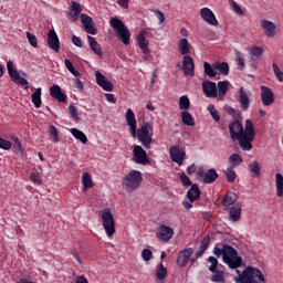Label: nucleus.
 I'll return each mask as SVG.
<instances>
[{
  "label": "nucleus",
  "instance_id": "f257e3e1",
  "mask_svg": "<svg viewBox=\"0 0 283 283\" xmlns=\"http://www.w3.org/2000/svg\"><path fill=\"white\" fill-rule=\"evenodd\" d=\"M213 255H216V258L222 255V262L227 264L229 269H240L243 264L242 256L238 255V250L227 243H221V248L217 244L213 248Z\"/></svg>",
  "mask_w": 283,
  "mask_h": 283
},
{
  "label": "nucleus",
  "instance_id": "f03ea898",
  "mask_svg": "<svg viewBox=\"0 0 283 283\" xmlns=\"http://www.w3.org/2000/svg\"><path fill=\"white\" fill-rule=\"evenodd\" d=\"M238 276L234 277L237 283H265L266 279L260 269L253 266H247L242 273L237 270Z\"/></svg>",
  "mask_w": 283,
  "mask_h": 283
},
{
  "label": "nucleus",
  "instance_id": "7ed1b4c3",
  "mask_svg": "<svg viewBox=\"0 0 283 283\" xmlns=\"http://www.w3.org/2000/svg\"><path fill=\"white\" fill-rule=\"evenodd\" d=\"M235 140H239V147L242 151H251L253 149V140H255V126L251 119L245 120L244 133L239 135Z\"/></svg>",
  "mask_w": 283,
  "mask_h": 283
},
{
  "label": "nucleus",
  "instance_id": "20e7f679",
  "mask_svg": "<svg viewBox=\"0 0 283 283\" xmlns=\"http://www.w3.org/2000/svg\"><path fill=\"white\" fill-rule=\"evenodd\" d=\"M154 126L149 122H143L140 128L136 126L137 140L143 145L145 149H151V143L154 140Z\"/></svg>",
  "mask_w": 283,
  "mask_h": 283
},
{
  "label": "nucleus",
  "instance_id": "39448f33",
  "mask_svg": "<svg viewBox=\"0 0 283 283\" xmlns=\"http://www.w3.org/2000/svg\"><path fill=\"white\" fill-rule=\"evenodd\" d=\"M143 184V172L139 170H130L123 177L122 187L128 192L136 191Z\"/></svg>",
  "mask_w": 283,
  "mask_h": 283
},
{
  "label": "nucleus",
  "instance_id": "423d86ee",
  "mask_svg": "<svg viewBox=\"0 0 283 283\" xmlns=\"http://www.w3.org/2000/svg\"><path fill=\"white\" fill-rule=\"evenodd\" d=\"M109 25L112 29H114L115 34L124 45H129V39H132V33L129 32V29L125 25L124 22H122L118 18H111Z\"/></svg>",
  "mask_w": 283,
  "mask_h": 283
},
{
  "label": "nucleus",
  "instance_id": "0eeeda50",
  "mask_svg": "<svg viewBox=\"0 0 283 283\" xmlns=\"http://www.w3.org/2000/svg\"><path fill=\"white\" fill-rule=\"evenodd\" d=\"M8 74L15 85H21L24 90H29V82L25 77H21V73L17 69H14V63L12 61L7 62Z\"/></svg>",
  "mask_w": 283,
  "mask_h": 283
},
{
  "label": "nucleus",
  "instance_id": "6e6552de",
  "mask_svg": "<svg viewBox=\"0 0 283 283\" xmlns=\"http://www.w3.org/2000/svg\"><path fill=\"white\" fill-rule=\"evenodd\" d=\"M102 222L104 231L106 232L108 238H112V235L116 233V222L114 221V214H112V211L104 210L102 212Z\"/></svg>",
  "mask_w": 283,
  "mask_h": 283
},
{
  "label": "nucleus",
  "instance_id": "1a4fd4ad",
  "mask_svg": "<svg viewBox=\"0 0 283 283\" xmlns=\"http://www.w3.org/2000/svg\"><path fill=\"white\" fill-rule=\"evenodd\" d=\"M169 157L172 163H176L179 167H182L185 158H187V151L185 148H180L178 145L170 146Z\"/></svg>",
  "mask_w": 283,
  "mask_h": 283
},
{
  "label": "nucleus",
  "instance_id": "9d476101",
  "mask_svg": "<svg viewBox=\"0 0 283 283\" xmlns=\"http://www.w3.org/2000/svg\"><path fill=\"white\" fill-rule=\"evenodd\" d=\"M133 158L137 165H149V157L147 156V150L140 145H135L133 147Z\"/></svg>",
  "mask_w": 283,
  "mask_h": 283
},
{
  "label": "nucleus",
  "instance_id": "9b49d317",
  "mask_svg": "<svg viewBox=\"0 0 283 283\" xmlns=\"http://www.w3.org/2000/svg\"><path fill=\"white\" fill-rule=\"evenodd\" d=\"M81 23L83 24L86 34L96 35L98 34V29L94 25V20L87 13H82L80 15Z\"/></svg>",
  "mask_w": 283,
  "mask_h": 283
},
{
  "label": "nucleus",
  "instance_id": "f8f14e48",
  "mask_svg": "<svg viewBox=\"0 0 283 283\" xmlns=\"http://www.w3.org/2000/svg\"><path fill=\"white\" fill-rule=\"evenodd\" d=\"M156 238L159 242H169L174 238V229L169 226L160 224L156 232Z\"/></svg>",
  "mask_w": 283,
  "mask_h": 283
},
{
  "label": "nucleus",
  "instance_id": "ddd939ff",
  "mask_svg": "<svg viewBox=\"0 0 283 283\" xmlns=\"http://www.w3.org/2000/svg\"><path fill=\"white\" fill-rule=\"evenodd\" d=\"M192 255H193V248H186L179 251L177 256V266H179L180 269H184V266H187Z\"/></svg>",
  "mask_w": 283,
  "mask_h": 283
},
{
  "label": "nucleus",
  "instance_id": "4468645a",
  "mask_svg": "<svg viewBox=\"0 0 283 283\" xmlns=\"http://www.w3.org/2000/svg\"><path fill=\"white\" fill-rule=\"evenodd\" d=\"M229 132H230V137L231 140L233 143H235V139L239 136H242V134H244V127L242 126V124L240 123V120H238L237 118H234L232 122H230L229 124Z\"/></svg>",
  "mask_w": 283,
  "mask_h": 283
},
{
  "label": "nucleus",
  "instance_id": "2eb2a0df",
  "mask_svg": "<svg viewBox=\"0 0 283 283\" xmlns=\"http://www.w3.org/2000/svg\"><path fill=\"white\" fill-rule=\"evenodd\" d=\"M202 92L207 98H218V85L216 82L206 80L202 82Z\"/></svg>",
  "mask_w": 283,
  "mask_h": 283
},
{
  "label": "nucleus",
  "instance_id": "dca6fc26",
  "mask_svg": "<svg viewBox=\"0 0 283 283\" xmlns=\"http://www.w3.org/2000/svg\"><path fill=\"white\" fill-rule=\"evenodd\" d=\"M261 101L264 107H269L275 103V94L269 86H261Z\"/></svg>",
  "mask_w": 283,
  "mask_h": 283
},
{
  "label": "nucleus",
  "instance_id": "f3484780",
  "mask_svg": "<svg viewBox=\"0 0 283 283\" xmlns=\"http://www.w3.org/2000/svg\"><path fill=\"white\" fill-rule=\"evenodd\" d=\"M95 77H96L97 85H99V87H102L104 92H113L114 84H112V82H109L107 77H105V75L101 73V71L95 72Z\"/></svg>",
  "mask_w": 283,
  "mask_h": 283
},
{
  "label": "nucleus",
  "instance_id": "a211bd4d",
  "mask_svg": "<svg viewBox=\"0 0 283 283\" xmlns=\"http://www.w3.org/2000/svg\"><path fill=\"white\" fill-rule=\"evenodd\" d=\"M182 70H184L185 76H193L196 74L195 73L196 64L193 63V57L189 55L184 56Z\"/></svg>",
  "mask_w": 283,
  "mask_h": 283
},
{
  "label": "nucleus",
  "instance_id": "6ab92c4d",
  "mask_svg": "<svg viewBox=\"0 0 283 283\" xmlns=\"http://www.w3.org/2000/svg\"><path fill=\"white\" fill-rule=\"evenodd\" d=\"M126 124L130 128V134L133 138H136V127L138 126L136 123V114H134V111L132 108H128L125 114Z\"/></svg>",
  "mask_w": 283,
  "mask_h": 283
},
{
  "label": "nucleus",
  "instance_id": "aec40b11",
  "mask_svg": "<svg viewBox=\"0 0 283 283\" xmlns=\"http://www.w3.org/2000/svg\"><path fill=\"white\" fill-rule=\"evenodd\" d=\"M48 45L53 50V52H59L61 50V41L59 40V35L56 31L50 30L48 33Z\"/></svg>",
  "mask_w": 283,
  "mask_h": 283
},
{
  "label": "nucleus",
  "instance_id": "412c9836",
  "mask_svg": "<svg viewBox=\"0 0 283 283\" xmlns=\"http://www.w3.org/2000/svg\"><path fill=\"white\" fill-rule=\"evenodd\" d=\"M200 17L208 23L209 25H218V19H216V14L209 8H202L200 10Z\"/></svg>",
  "mask_w": 283,
  "mask_h": 283
},
{
  "label": "nucleus",
  "instance_id": "4be33fe9",
  "mask_svg": "<svg viewBox=\"0 0 283 283\" xmlns=\"http://www.w3.org/2000/svg\"><path fill=\"white\" fill-rule=\"evenodd\" d=\"M261 28L263 29L265 36L269 39H273L275 36V30H277V27L274 22L261 20Z\"/></svg>",
  "mask_w": 283,
  "mask_h": 283
},
{
  "label": "nucleus",
  "instance_id": "5701e85b",
  "mask_svg": "<svg viewBox=\"0 0 283 283\" xmlns=\"http://www.w3.org/2000/svg\"><path fill=\"white\" fill-rule=\"evenodd\" d=\"M50 96L59 101V103H65L67 101V95L63 93V90L59 85H53L50 87Z\"/></svg>",
  "mask_w": 283,
  "mask_h": 283
},
{
  "label": "nucleus",
  "instance_id": "b1692460",
  "mask_svg": "<svg viewBox=\"0 0 283 283\" xmlns=\"http://www.w3.org/2000/svg\"><path fill=\"white\" fill-rule=\"evenodd\" d=\"M229 217L232 222H240L242 218V203L237 202L232 208H230Z\"/></svg>",
  "mask_w": 283,
  "mask_h": 283
},
{
  "label": "nucleus",
  "instance_id": "393cba45",
  "mask_svg": "<svg viewBox=\"0 0 283 283\" xmlns=\"http://www.w3.org/2000/svg\"><path fill=\"white\" fill-rule=\"evenodd\" d=\"M238 202V193L233 191H228L222 199V207L224 210L229 209V207H233Z\"/></svg>",
  "mask_w": 283,
  "mask_h": 283
},
{
  "label": "nucleus",
  "instance_id": "a878e982",
  "mask_svg": "<svg viewBox=\"0 0 283 283\" xmlns=\"http://www.w3.org/2000/svg\"><path fill=\"white\" fill-rule=\"evenodd\" d=\"M83 12V8L81 7V3L76 1L71 2L69 17H71L72 21H78V17H81V13Z\"/></svg>",
  "mask_w": 283,
  "mask_h": 283
},
{
  "label": "nucleus",
  "instance_id": "bb28decb",
  "mask_svg": "<svg viewBox=\"0 0 283 283\" xmlns=\"http://www.w3.org/2000/svg\"><path fill=\"white\" fill-rule=\"evenodd\" d=\"M200 187H198V184H193L191 188L187 191L186 197L188 200H191V202H196V200H200Z\"/></svg>",
  "mask_w": 283,
  "mask_h": 283
},
{
  "label": "nucleus",
  "instance_id": "cd10ccee",
  "mask_svg": "<svg viewBox=\"0 0 283 283\" xmlns=\"http://www.w3.org/2000/svg\"><path fill=\"white\" fill-rule=\"evenodd\" d=\"M211 240L209 237H205L201 240L200 243V248L199 250L195 253L196 260H200V258H202L205 255V253L207 252V249H209V244H210Z\"/></svg>",
  "mask_w": 283,
  "mask_h": 283
},
{
  "label": "nucleus",
  "instance_id": "c85d7f7f",
  "mask_svg": "<svg viewBox=\"0 0 283 283\" xmlns=\"http://www.w3.org/2000/svg\"><path fill=\"white\" fill-rule=\"evenodd\" d=\"M87 41L94 54H97V56H103V49L101 48V44H98V41H96V39L91 35H87Z\"/></svg>",
  "mask_w": 283,
  "mask_h": 283
},
{
  "label": "nucleus",
  "instance_id": "c756f323",
  "mask_svg": "<svg viewBox=\"0 0 283 283\" xmlns=\"http://www.w3.org/2000/svg\"><path fill=\"white\" fill-rule=\"evenodd\" d=\"M218 171L216 168H210L206 171V175L203 176V184L205 185H213L214 180H218Z\"/></svg>",
  "mask_w": 283,
  "mask_h": 283
},
{
  "label": "nucleus",
  "instance_id": "7c9ffc66",
  "mask_svg": "<svg viewBox=\"0 0 283 283\" xmlns=\"http://www.w3.org/2000/svg\"><path fill=\"white\" fill-rule=\"evenodd\" d=\"M145 33H146V31L142 30L137 36V41H138V45H139L140 50L147 56L149 54V48L147 46V43H145V41H146Z\"/></svg>",
  "mask_w": 283,
  "mask_h": 283
},
{
  "label": "nucleus",
  "instance_id": "2f4dec72",
  "mask_svg": "<svg viewBox=\"0 0 283 283\" xmlns=\"http://www.w3.org/2000/svg\"><path fill=\"white\" fill-rule=\"evenodd\" d=\"M239 103L243 112H247V109H249V105H250L249 95H247V92H244V88H240Z\"/></svg>",
  "mask_w": 283,
  "mask_h": 283
},
{
  "label": "nucleus",
  "instance_id": "473e14b6",
  "mask_svg": "<svg viewBox=\"0 0 283 283\" xmlns=\"http://www.w3.org/2000/svg\"><path fill=\"white\" fill-rule=\"evenodd\" d=\"M251 178H260V164L254 160L248 165Z\"/></svg>",
  "mask_w": 283,
  "mask_h": 283
},
{
  "label": "nucleus",
  "instance_id": "72a5a7b5",
  "mask_svg": "<svg viewBox=\"0 0 283 283\" xmlns=\"http://www.w3.org/2000/svg\"><path fill=\"white\" fill-rule=\"evenodd\" d=\"M228 160L230 163L229 167H232V169H235V167H240V165L244 163V159H242V156H240V154L230 155Z\"/></svg>",
  "mask_w": 283,
  "mask_h": 283
},
{
  "label": "nucleus",
  "instance_id": "f704fd0d",
  "mask_svg": "<svg viewBox=\"0 0 283 283\" xmlns=\"http://www.w3.org/2000/svg\"><path fill=\"white\" fill-rule=\"evenodd\" d=\"M82 185L84 187V191L94 187V181L92 180V175L90 172H84L82 175Z\"/></svg>",
  "mask_w": 283,
  "mask_h": 283
},
{
  "label": "nucleus",
  "instance_id": "c9c22d12",
  "mask_svg": "<svg viewBox=\"0 0 283 283\" xmlns=\"http://www.w3.org/2000/svg\"><path fill=\"white\" fill-rule=\"evenodd\" d=\"M217 85L219 90V98H224L231 83H229V81H219Z\"/></svg>",
  "mask_w": 283,
  "mask_h": 283
},
{
  "label": "nucleus",
  "instance_id": "e433bc0d",
  "mask_svg": "<svg viewBox=\"0 0 283 283\" xmlns=\"http://www.w3.org/2000/svg\"><path fill=\"white\" fill-rule=\"evenodd\" d=\"M213 69L220 72L223 76H229V63L227 62H216L213 63Z\"/></svg>",
  "mask_w": 283,
  "mask_h": 283
},
{
  "label": "nucleus",
  "instance_id": "4c0bfd02",
  "mask_svg": "<svg viewBox=\"0 0 283 283\" xmlns=\"http://www.w3.org/2000/svg\"><path fill=\"white\" fill-rule=\"evenodd\" d=\"M275 185H276V196L283 198V176L277 172L275 175Z\"/></svg>",
  "mask_w": 283,
  "mask_h": 283
},
{
  "label": "nucleus",
  "instance_id": "58836bf2",
  "mask_svg": "<svg viewBox=\"0 0 283 283\" xmlns=\"http://www.w3.org/2000/svg\"><path fill=\"white\" fill-rule=\"evenodd\" d=\"M71 134L72 136H74V138H76V140H81L83 145L87 144V136L85 135V133L81 132L78 128H72Z\"/></svg>",
  "mask_w": 283,
  "mask_h": 283
},
{
  "label": "nucleus",
  "instance_id": "ea45409f",
  "mask_svg": "<svg viewBox=\"0 0 283 283\" xmlns=\"http://www.w3.org/2000/svg\"><path fill=\"white\" fill-rule=\"evenodd\" d=\"M181 120L184 125H188L189 127H193L196 125V122L193 119V116H191V113L184 111L181 113Z\"/></svg>",
  "mask_w": 283,
  "mask_h": 283
},
{
  "label": "nucleus",
  "instance_id": "a19ab883",
  "mask_svg": "<svg viewBox=\"0 0 283 283\" xmlns=\"http://www.w3.org/2000/svg\"><path fill=\"white\" fill-rule=\"evenodd\" d=\"M203 72L206 76H209L210 78H214V76H218V72H216L213 64L210 65L209 62L203 63Z\"/></svg>",
  "mask_w": 283,
  "mask_h": 283
},
{
  "label": "nucleus",
  "instance_id": "79ce46f5",
  "mask_svg": "<svg viewBox=\"0 0 283 283\" xmlns=\"http://www.w3.org/2000/svg\"><path fill=\"white\" fill-rule=\"evenodd\" d=\"M41 87L36 88L35 92L31 95V101L36 109L41 107Z\"/></svg>",
  "mask_w": 283,
  "mask_h": 283
},
{
  "label": "nucleus",
  "instance_id": "37998d69",
  "mask_svg": "<svg viewBox=\"0 0 283 283\" xmlns=\"http://www.w3.org/2000/svg\"><path fill=\"white\" fill-rule=\"evenodd\" d=\"M156 277L159 281H163L167 277V268H165V265L163 263H159L157 265Z\"/></svg>",
  "mask_w": 283,
  "mask_h": 283
},
{
  "label": "nucleus",
  "instance_id": "c03bdc74",
  "mask_svg": "<svg viewBox=\"0 0 283 283\" xmlns=\"http://www.w3.org/2000/svg\"><path fill=\"white\" fill-rule=\"evenodd\" d=\"M179 52L180 54H182L184 56L186 54H189V40H187L186 38H182L180 41H179Z\"/></svg>",
  "mask_w": 283,
  "mask_h": 283
},
{
  "label": "nucleus",
  "instance_id": "a18cd8bd",
  "mask_svg": "<svg viewBox=\"0 0 283 283\" xmlns=\"http://www.w3.org/2000/svg\"><path fill=\"white\" fill-rule=\"evenodd\" d=\"M189 107H191V102L189 101V97H187V95L181 96L179 98V109L187 112Z\"/></svg>",
  "mask_w": 283,
  "mask_h": 283
},
{
  "label": "nucleus",
  "instance_id": "49530a36",
  "mask_svg": "<svg viewBox=\"0 0 283 283\" xmlns=\"http://www.w3.org/2000/svg\"><path fill=\"white\" fill-rule=\"evenodd\" d=\"M235 168L233 167H228L224 171V176L228 180V182H235V178H238V175L235 174V170H233Z\"/></svg>",
  "mask_w": 283,
  "mask_h": 283
},
{
  "label": "nucleus",
  "instance_id": "de8ad7c7",
  "mask_svg": "<svg viewBox=\"0 0 283 283\" xmlns=\"http://www.w3.org/2000/svg\"><path fill=\"white\" fill-rule=\"evenodd\" d=\"M64 64H65L66 70H69V72H71V74H73V76H75V77L81 76V73H78V71H76L72 61H70L69 59H65Z\"/></svg>",
  "mask_w": 283,
  "mask_h": 283
},
{
  "label": "nucleus",
  "instance_id": "09e8293b",
  "mask_svg": "<svg viewBox=\"0 0 283 283\" xmlns=\"http://www.w3.org/2000/svg\"><path fill=\"white\" fill-rule=\"evenodd\" d=\"M212 273H213L211 276L212 282L224 283V272L214 270V272Z\"/></svg>",
  "mask_w": 283,
  "mask_h": 283
},
{
  "label": "nucleus",
  "instance_id": "8fccbe9b",
  "mask_svg": "<svg viewBox=\"0 0 283 283\" xmlns=\"http://www.w3.org/2000/svg\"><path fill=\"white\" fill-rule=\"evenodd\" d=\"M49 136L53 143H59V129H56V126L51 125L49 128Z\"/></svg>",
  "mask_w": 283,
  "mask_h": 283
},
{
  "label": "nucleus",
  "instance_id": "3c124183",
  "mask_svg": "<svg viewBox=\"0 0 283 283\" xmlns=\"http://www.w3.org/2000/svg\"><path fill=\"white\" fill-rule=\"evenodd\" d=\"M208 111L210 112V115L212 116L213 120L216 123H220V113H218V109H216V106L213 104L208 106Z\"/></svg>",
  "mask_w": 283,
  "mask_h": 283
},
{
  "label": "nucleus",
  "instance_id": "603ef678",
  "mask_svg": "<svg viewBox=\"0 0 283 283\" xmlns=\"http://www.w3.org/2000/svg\"><path fill=\"white\" fill-rule=\"evenodd\" d=\"M25 34L30 45L32 48H39V40L36 39V35H34L33 33H30L29 31H27Z\"/></svg>",
  "mask_w": 283,
  "mask_h": 283
},
{
  "label": "nucleus",
  "instance_id": "864d4df0",
  "mask_svg": "<svg viewBox=\"0 0 283 283\" xmlns=\"http://www.w3.org/2000/svg\"><path fill=\"white\" fill-rule=\"evenodd\" d=\"M250 54H252L253 56H256V59H260V56L264 54V49H262V46L252 45L250 48Z\"/></svg>",
  "mask_w": 283,
  "mask_h": 283
},
{
  "label": "nucleus",
  "instance_id": "5fc2aeb1",
  "mask_svg": "<svg viewBox=\"0 0 283 283\" xmlns=\"http://www.w3.org/2000/svg\"><path fill=\"white\" fill-rule=\"evenodd\" d=\"M208 262H210L209 271L210 273H216L218 270V259L216 256H209Z\"/></svg>",
  "mask_w": 283,
  "mask_h": 283
},
{
  "label": "nucleus",
  "instance_id": "6e6d98bb",
  "mask_svg": "<svg viewBox=\"0 0 283 283\" xmlns=\"http://www.w3.org/2000/svg\"><path fill=\"white\" fill-rule=\"evenodd\" d=\"M274 76L277 78L280 83H283V72L280 70L275 63L272 64Z\"/></svg>",
  "mask_w": 283,
  "mask_h": 283
},
{
  "label": "nucleus",
  "instance_id": "4d7b16f0",
  "mask_svg": "<svg viewBox=\"0 0 283 283\" xmlns=\"http://www.w3.org/2000/svg\"><path fill=\"white\" fill-rule=\"evenodd\" d=\"M235 61H237V65H238V70H244V67H247L244 57H242V55H240V53H235Z\"/></svg>",
  "mask_w": 283,
  "mask_h": 283
},
{
  "label": "nucleus",
  "instance_id": "13d9d810",
  "mask_svg": "<svg viewBox=\"0 0 283 283\" xmlns=\"http://www.w3.org/2000/svg\"><path fill=\"white\" fill-rule=\"evenodd\" d=\"M142 258H143L144 262H149V260H151V258H154V252H151V250H149V249H144L142 251Z\"/></svg>",
  "mask_w": 283,
  "mask_h": 283
},
{
  "label": "nucleus",
  "instance_id": "bf43d9fd",
  "mask_svg": "<svg viewBox=\"0 0 283 283\" xmlns=\"http://www.w3.org/2000/svg\"><path fill=\"white\" fill-rule=\"evenodd\" d=\"M31 182H34V185H42L43 179L41 178V175L39 172H32L30 175Z\"/></svg>",
  "mask_w": 283,
  "mask_h": 283
},
{
  "label": "nucleus",
  "instance_id": "052dcab7",
  "mask_svg": "<svg viewBox=\"0 0 283 283\" xmlns=\"http://www.w3.org/2000/svg\"><path fill=\"white\" fill-rule=\"evenodd\" d=\"M180 181L184 187H191L193 185L191 184V179L185 172L180 175Z\"/></svg>",
  "mask_w": 283,
  "mask_h": 283
},
{
  "label": "nucleus",
  "instance_id": "680f3d73",
  "mask_svg": "<svg viewBox=\"0 0 283 283\" xmlns=\"http://www.w3.org/2000/svg\"><path fill=\"white\" fill-rule=\"evenodd\" d=\"M230 4L232 6L234 12H237V14H239L240 17H242L244 14V10H242V8H240V4L238 2H235L234 0L230 1Z\"/></svg>",
  "mask_w": 283,
  "mask_h": 283
},
{
  "label": "nucleus",
  "instance_id": "e2e57ef3",
  "mask_svg": "<svg viewBox=\"0 0 283 283\" xmlns=\"http://www.w3.org/2000/svg\"><path fill=\"white\" fill-rule=\"evenodd\" d=\"M0 149H4V150L12 149V143L0 137Z\"/></svg>",
  "mask_w": 283,
  "mask_h": 283
},
{
  "label": "nucleus",
  "instance_id": "0e129e2a",
  "mask_svg": "<svg viewBox=\"0 0 283 283\" xmlns=\"http://www.w3.org/2000/svg\"><path fill=\"white\" fill-rule=\"evenodd\" d=\"M13 149L17 154H19V151H23V146L21 145V142H19V137L14 138Z\"/></svg>",
  "mask_w": 283,
  "mask_h": 283
},
{
  "label": "nucleus",
  "instance_id": "69168bd1",
  "mask_svg": "<svg viewBox=\"0 0 283 283\" xmlns=\"http://www.w3.org/2000/svg\"><path fill=\"white\" fill-rule=\"evenodd\" d=\"M69 112L72 116V118H78V111H76V107L74 105L69 106Z\"/></svg>",
  "mask_w": 283,
  "mask_h": 283
},
{
  "label": "nucleus",
  "instance_id": "338daca9",
  "mask_svg": "<svg viewBox=\"0 0 283 283\" xmlns=\"http://www.w3.org/2000/svg\"><path fill=\"white\" fill-rule=\"evenodd\" d=\"M72 43L73 45H76V48H83V41H81V38L76 35L72 36Z\"/></svg>",
  "mask_w": 283,
  "mask_h": 283
},
{
  "label": "nucleus",
  "instance_id": "774afa93",
  "mask_svg": "<svg viewBox=\"0 0 283 283\" xmlns=\"http://www.w3.org/2000/svg\"><path fill=\"white\" fill-rule=\"evenodd\" d=\"M181 205L186 209V211H189V209H193V201L191 200H184Z\"/></svg>",
  "mask_w": 283,
  "mask_h": 283
}]
</instances>
